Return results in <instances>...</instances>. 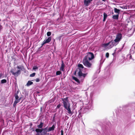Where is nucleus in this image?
<instances>
[{"label": "nucleus", "instance_id": "11", "mask_svg": "<svg viewBox=\"0 0 135 135\" xmlns=\"http://www.w3.org/2000/svg\"><path fill=\"white\" fill-rule=\"evenodd\" d=\"M51 40V37H50L48 38L46 40H44L43 41L42 43V44L41 46H42L44 44H46L50 42Z\"/></svg>", "mask_w": 135, "mask_h": 135}, {"label": "nucleus", "instance_id": "33", "mask_svg": "<svg viewBox=\"0 0 135 135\" xmlns=\"http://www.w3.org/2000/svg\"><path fill=\"white\" fill-rule=\"evenodd\" d=\"M40 135V134H39V133H37L36 134V135Z\"/></svg>", "mask_w": 135, "mask_h": 135}, {"label": "nucleus", "instance_id": "6", "mask_svg": "<svg viewBox=\"0 0 135 135\" xmlns=\"http://www.w3.org/2000/svg\"><path fill=\"white\" fill-rule=\"evenodd\" d=\"M94 58V56L93 53L89 52L87 54V55L85 57L84 59H87L89 61L91 60Z\"/></svg>", "mask_w": 135, "mask_h": 135}, {"label": "nucleus", "instance_id": "29", "mask_svg": "<svg viewBox=\"0 0 135 135\" xmlns=\"http://www.w3.org/2000/svg\"><path fill=\"white\" fill-rule=\"evenodd\" d=\"M35 80L36 82H38L40 80L39 78H37Z\"/></svg>", "mask_w": 135, "mask_h": 135}, {"label": "nucleus", "instance_id": "14", "mask_svg": "<svg viewBox=\"0 0 135 135\" xmlns=\"http://www.w3.org/2000/svg\"><path fill=\"white\" fill-rule=\"evenodd\" d=\"M43 123L41 122L39 125L37 126V127L38 128H41L43 126Z\"/></svg>", "mask_w": 135, "mask_h": 135}, {"label": "nucleus", "instance_id": "8", "mask_svg": "<svg viewBox=\"0 0 135 135\" xmlns=\"http://www.w3.org/2000/svg\"><path fill=\"white\" fill-rule=\"evenodd\" d=\"M122 37V35L120 33H118L116 35L114 41L117 45L120 41Z\"/></svg>", "mask_w": 135, "mask_h": 135}, {"label": "nucleus", "instance_id": "32", "mask_svg": "<svg viewBox=\"0 0 135 135\" xmlns=\"http://www.w3.org/2000/svg\"><path fill=\"white\" fill-rule=\"evenodd\" d=\"M2 74L0 73V79L1 78V77H2Z\"/></svg>", "mask_w": 135, "mask_h": 135}, {"label": "nucleus", "instance_id": "18", "mask_svg": "<svg viewBox=\"0 0 135 135\" xmlns=\"http://www.w3.org/2000/svg\"><path fill=\"white\" fill-rule=\"evenodd\" d=\"M42 129H39V128L36 129H35V131L37 133H42Z\"/></svg>", "mask_w": 135, "mask_h": 135}, {"label": "nucleus", "instance_id": "31", "mask_svg": "<svg viewBox=\"0 0 135 135\" xmlns=\"http://www.w3.org/2000/svg\"><path fill=\"white\" fill-rule=\"evenodd\" d=\"M61 135H63V131L62 130L61 131Z\"/></svg>", "mask_w": 135, "mask_h": 135}, {"label": "nucleus", "instance_id": "27", "mask_svg": "<svg viewBox=\"0 0 135 135\" xmlns=\"http://www.w3.org/2000/svg\"><path fill=\"white\" fill-rule=\"evenodd\" d=\"M38 67L37 66H34L33 67V70H35L36 69H38Z\"/></svg>", "mask_w": 135, "mask_h": 135}, {"label": "nucleus", "instance_id": "16", "mask_svg": "<svg viewBox=\"0 0 135 135\" xmlns=\"http://www.w3.org/2000/svg\"><path fill=\"white\" fill-rule=\"evenodd\" d=\"M72 79L76 81L79 84L80 83V82L79 80L75 77L72 76Z\"/></svg>", "mask_w": 135, "mask_h": 135}, {"label": "nucleus", "instance_id": "9", "mask_svg": "<svg viewBox=\"0 0 135 135\" xmlns=\"http://www.w3.org/2000/svg\"><path fill=\"white\" fill-rule=\"evenodd\" d=\"M15 100L13 106L15 107L16 105L17 104L20 102L21 99V97H19L17 94H15Z\"/></svg>", "mask_w": 135, "mask_h": 135}, {"label": "nucleus", "instance_id": "34", "mask_svg": "<svg viewBox=\"0 0 135 135\" xmlns=\"http://www.w3.org/2000/svg\"><path fill=\"white\" fill-rule=\"evenodd\" d=\"M105 0H103V1H105Z\"/></svg>", "mask_w": 135, "mask_h": 135}, {"label": "nucleus", "instance_id": "21", "mask_svg": "<svg viewBox=\"0 0 135 135\" xmlns=\"http://www.w3.org/2000/svg\"><path fill=\"white\" fill-rule=\"evenodd\" d=\"M33 84V82L32 81H28L26 84V85L28 86H29Z\"/></svg>", "mask_w": 135, "mask_h": 135}, {"label": "nucleus", "instance_id": "3", "mask_svg": "<svg viewBox=\"0 0 135 135\" xmlns=\"http://www.w3.org/2000/svg\"><path fill=\"white\" fill-rule=\"evenodd\" d=\"M117 44L114 41H111L109 42L104 44L102 45L103 47L108 49H110L114 46H116Z\"/></svg>", "mask_w": 135, "mask_h": 135}, {"label": "nucleus", "instance_id": "4", "mask_svg": "<svg viewBox=\"0 0 135 135\" xmlns=\"http://www.w3.org/2000/svg\"><path fill=\"white\" fill-rule=\"evenodd\" d=\"M17 69L19 70H18L16 72H14V70L13 69H11V70L10 72L14 76H18L21 74V70H22L23 68V66H18L17 67Z\"/></svg>", "mask_w": 135, "mask_h": 135}, {"label": "nucleus", "instance_id": "22", "mask_svg": "<svg viewBox=\"0 0 135 135\" xmlns=\"http://www.w3.org/2000/svg\"><path fill=\"white\" fill-rule=\"evenodd\" d=\"M6 82V80L5 79H3L1 81V83H4Z\"/></svg>", "mask_w": 135, "mask_h": 135}, {"label": "nucleus", "instance_id": "24", "mask_svg": "<svg viewBox=\"0 0 135 135\" xmlns=\"http://www.w3.org/2000/svg\"><path fill=\"white\" fill-rule=\"evenodd\" d=\"M61 73V72L60 71H57L56 72V75H60Z\"/></svg>", "mask_w": 135, "mask_h": 135}, {"label": "nucleus", "instance_id": "19", "mask_svg": "<svg viewBox=\"0 0 135 135\" xmlns=\"http://www.w3.org/2000/svg\"><path fill=\"white\" fill-rule=\"evenodd\" d=\"M103 16H104V19L103 20V21L104 22L105 21V20L107 17V15L106 13H103Z\"/></svg>", "mask_w": 135, "mask_h": 135}, {"label": "nucleus", "instance_id": "28", "mask_svg": "<svg viewBox=\"0 0 135 135\" xmlns=\"http://www.w3.org/2000/svg\"><path fill=\"white\" fill-rule=\"evenodd\" d=\"M109 53L108 52H107L106 54V56L107 58L109 56Z\"/></svg>", "mask_w": 135, "mask_h": 135}, {"label": "nucleus", "instance_id": "5", "mask_svg": "<svg viewBox=\"0 0 135 135\" xmlns=\"http://www.w3.org/2000/svg\"><path fill=\"white\" fill-rule=\"evenodd\" d=\"M130 54L127 55V59H128L130 61H133V59H132L131 54H133L135 51V43L132 45L131 49L130 50Z\"/></svg>", "mask_w": 135, "mask_h": 135}, {"label": "nucleus", "instance_id": "25", "mask_svg": "<svg viewBox=\"0 0 135 135\" xmlns=\"http://www.w3.org/2000/svg\"><path fill=\"white\" fill-rule=\"evenodd\" d=\"M35 75V73H32L30 75V77H34Z\"/></svg>", "mask_w": 135, "mask_h": 135}, {"label": "nucleus", "instance_id": "13", "mask_svg": "<svg viewBox=\"0 0 135 135\" xmlns=\"http://www.w3.org/2000/svg\"><path fill=\"white\" fill-rule=\"evenodd\" d=\"M55 128V126L54 125H53L51 127H49V128H48L49 132L54 130Z\"/></svg>", "mask_w": 135, "mask_h": 135}, {"label": "nucleus", "instance_id": "15", "mask_svg": "<svg viewBox=\"0 0 135 135\" xmlns=\"http://www.w3.org/2000/svg\"><path fill=\"white\" fill-rule=\"evenodd\" d=\"M114 11L115 13H117L119 15L120 13V10L115 8H114Z\"/></svg>", "mask_w": 135, "mask_h": 135}, {"label": "nucleus", "instance_id": "7", "mask_svg": "<svg viewBox=\"0 0 135 135\" xmlns=\"http://www.w3.org/2000/svg\"><path fill=\"white\" fill-rule=\"evenodd\" d=\"M88 60L83 59V63L84 65L88 68H90L91 67L92 64L90 63L88 61Z\"/></svg>", "mask_w": 135, "mask_h": 135}, {"label": "nucleus", "instance_id": "12", "mask_svg": "<svg viewBox=\"0 0 135 135\" xmlns=\"http://www.w3.org/2000/svg\"><path fill=\"white\" fill-rule=\"evenodd\" d=\"M93 0H84V5L85 7H87L89 6L91 2Z\"/></svg>", "mask_w": 135, "mask_h": 135}, {"label": "nucleus", "instance_id": "23", "mask_svg": "<svg viewBox=\"0 0 135 135\" xmlns=\"http://www.w3.org/2000/svg\"><path fill=\"white\" fill-rule=\"evenodd\" d=\"M103 58L102 57L100 61V64H102L104 62V60H103Z\"/></svg>", "mask_w": 135, "mask_h": 135}, {"label": "nucleus", "instance_id": "35", "mask_svg": "<svg viewBox=\"0 0 135 135\" xmlns=\"http://www.w3.org/2000/svg\"><path fill=\"white\" fill-rule=\"evenodd\" d=\"M113 53V55H114V53Z\"/></svg>", "mask_w": 135, "mask_h": 135}, {"label": "nucleus", "instance_id": "20", "mask_svg": "<svg viewBox=\"0 0 135 135\" xmlns=\"http://www.w3.org/2000/svg\"><path fill=\"white\" fill-rule=\"evenodd\" d=\"M64 65L62 61V63L61 65V66L60 68V70L62 71H63L64 70Z\"/></svg>", "mask_w": 135, "mask_h": 135}, {"label": "nucleus", "instance_id": "1", "mask_svg": "<svg viewBox=\"0 0 135 135\" xmlns=\"http://www.w3.org/2000/svg\"><path fill=\"white\" fill-rule=\"evenodd\" d=\"M61 99L64 107L67 110L68 113L71 115L73 114V113L71 111L70 108V104L69 102L68 98L66 97L64 98H61Z\"/></svg>", "mask_w": 135, "mask_h": 135}, {"label": "nucleus", "instance_id": "10", "mask_svg": "<svg viewBox=\"0 0 135 135\" xmlns=\"http://www.w3.org/2000/svg\"><path fill=\"white\" fill-rule=\"evenodd\" d=\"M42 132L41 135H49V133H47V132H49L48 130V127H47L45 128L42 129Z\"/></svg>", "mask_w": 135, "mask_h": 135}, {"label": "nucleus", "instance_id": "17", "mask_svg": "<svg viewBox=\"0 0 135 135\" xmlns=\"http://www.w3.org/2000/svg\"><path fill=\"white\" fill-rule=\"evenodd\" d=\"M119 15L117 14L116 15H113L112 16V18L115 20H118V19Z\"/></svg>", "mask_w": 135, "mask_h": 135}, {"label": "nucleus", "instance_id": "2", "mask_svg": "<svg viewBox=\"0 0 135 135\" xmlns=\"http://www.w3.org/2000/svg\"><path fill=\"white\" fill-rule=\"evenodd\" d=\"M78 66L79 68V71L78 73L79 76H83L84 78L85 77L86 74L83 73L82 72H85L84 71H83V70H86V69L84 68L83 65L81 64H79Z\"/></svg>", "mask_w": 135, "mask_h": 135}, {"label": "nucleus", "instance_id": "26", "mask_svg": "<svg viewBox=\"0 0 135 135\" xmlns=\"http://www.w3.org/2000/svg\"><path fill=\"white\" fill-rule=\"evenodd\" d=\"M47 34L48 36H50L51 34V32H47Z\"/></svg>", "mask_w": 135, "mask_h": 135}, {"label": "nucleus", "instance_id": "30", "mask_svg": "<svg viewBox=\"0 0 135 135\" xmlns=\"http://www.w3.org/2000/svg\"><path fill=\"white\" fill-rule=\"evenodd\" d=\"M61 106V105L60 104H58L57 106V107H56V108H60V107Z\"/></svg>", "mask_w": 135, "mask_h": 135}]
</instances>
